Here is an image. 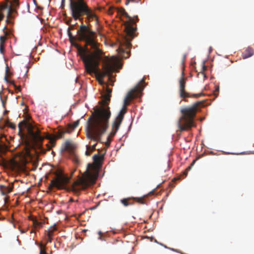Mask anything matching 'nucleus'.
<instances>
[{
  "mask_svg": "<svg viewBox=\"0 0 254 254\" xmlns=\"http://www.w3.org/2000/svg\"><path fill=\"white\" fill-rule=\"evenodd\" d=\"M78 34L79 40L85 41L87 45H90L94 50L92 52L86 54L84 50L77 45L81 52V59L84 63L86 72L90 75L94 73L100 85L106 84L103 80L105 76L108 77L109 81L113 82V73L116 70V62L113 58L106 57L103 60L102 70H100V62L102 60L104 53L99 48L100 44L96 40V33L91 31L88 26L81 25Z\"/></svg>",
  "mask_w": 254,
  "mask_h": 254,
  "instance_id": "obj_1",
  "label": "nucleus"
},
{
  "mask_svg": "<svg viewBox=\"0 0 254 254\" xmlns=\"http://www.w3.org/2000/svg\"><path fill=\"white\" fill-rule=\"evenodd\" d=\"M111 95L105 93L103 95L102 105L95 110L89 118L86 128V136L89 139L102 143V136L109 127V119L111 116L108 106Z\"/></svg>",
  "mask_w": 254,
  "mask_h": 254,
  "instance_id": "obj_2",
  "label": "nucleus"
},
{
  "mask_svg": "<svg viewBox=\"0 0 254 254\" xmlns=\"http://www.w3.org/2000/svg\"><path fill=\"white\" fill-rule=\"evenodd\" d=\"M111 95L105 93L103 95L102 105L95 110L89 118L86 128V136L89 139L102 143V136L109 127V119L111 116L108 106Z\"/></svg>",
  "mask_w": 254,
  "mask_h": 254,
  "instance_id": "obj_3",
  "label": "nucleus"
},
{
  "mask_svg": "<svg viewBox=\"0 0 254 254\" xmlns=\"http://www.w3.org/2000/svg\"><path fill=\"white\" fill-rule=\"evenodd\" d=\"M93 168L92 164H88L87 169L83 176L70 185H68L70 178L65 176L62 171L59 170L56 173L55 177L51 181L49 188L52 189L56 188L59 190H64L77 193L81 190L85 189L95 184L96 179L90 171Z\"/></svg>",
  "mask_w": 254,
  "mask_h": 254,
  "instance_id": "obj_4",
  "label": "nucleus"
},
{
  "mask_svg": "<svg viewBox=\"0 0 254 254\" xmlns=\"http://www.w3.org/2000/svg\"><path fill=\"white\" fill-rule=\"evenodd\" d=\"M69 8L72 17L75 20H83V16H86L85 22L89 23L95 19L96 24H99L98 18L95 12L88 6L85 0H69Z\"/></svg>",
  "mask_w": 254,
  "mask_h": 254,
  "instance_id": "obj_5",
  "label": "nucleus"
},
{
  "mask_svg": "<svg viewBox=\"0 0 254 254\" xmlns=\"http://www.w3.org/2000/svg\"><path fill=\"white\" fill-rule=\"evenodd\" d=\"M199 104L196 103L192 107L182 108L181 110L182 117L178 122L179 131L188 130L195 126L194 118L196 114V109Z\"/></svg>",
  "mask_w": 254,
  "mask_h": 254,
  "instance_id": "obj_6",
  "label": "nucleus"
},
{
  "mask_svg": "<svg viewBox=\"0 0 254 254\" xmlns=\"http://www.w3.org/2000/svg\"><path fill=\"white\" fill-rule=\"evenodd\" d=\"M187 77H185V73L184 70L182 72L181 76L178 79V93L180 98L185 101H187V98H198L200 97L202 94H190L187 92L186 88V84Z\"/></svg>",
  "mask_w": 254,
  "mask_h": 254,
  "instance_id": "obj_7",
  "label": "nucleus"
},
{
  "mask_svg": "<svg viewBox=\"0 0 254 254\" xmlns=\"http://www.w3.org/2000/svg\"><path fill=\"white\" fill-rule=\"evenodd\" d=\"M123 15L125 16L128 19V21L125 22V30L128 36L133 38L134 37V34L136 30V28L133 27L132 24H135L136 21H138V17L136 16L134 17H131L126 11L123 14Z\"/></svg>",
  "mask_w": 254,
  "mask_h": 254,
  "instance_id": "obj_8",
  "label": "nucleus"
},
{
  "mask_svg": "<svg viewBox=\"0 0 254 254\" xmlns=\"http://www.w3.org/2000/svg\"><path fill=\"white\" fill-rule=\"evenodd\" d=\"M123 15L125 16L128 19V21L125 22V30L128 36L133 38L134 37V34L136 30V28L133 27L132 24H135L136 21H138V17L136 16L134 17H131L126 11L123 14Z\"/></svg>",
  "mask_w": 254,
  "mask_h": 254,
  "instance_id": "obj_9",
  "label": "nucleus"
},
{
  "mask_svg": "<svg viewBox=\"0 0 254 254\" xmlns=\"http://www.w3.org/2000/svg\"><path fill=\"white\" fill-rule=\"evenodd\" d=\"M143 90V87L142 85L138 84L136 87L131 90L127 94L126 98L124 99V106L127 107V106L129 105L130 101L135 98L139 97L140 93Z\"/></svg>",
  "mask_w": 254,
  "mask_h": 254,
  "instance_id": "obj_10",
  "label": "nucleus"
},
{
  "mask_svg": "<svg viewBox=\"0 0 254 254\" xmlns=\"http://www.w3.org/2000/svg\"><path fill=\"white\" fill-rule=\"evenodd\" d=\"M127 108L123 107L120 111L118 116L116 118L112 125V131L111 135L115 136L120 128V125L123 120L124 115L126 113Z\"/></svg>",
  "mask_w": 254,
  "mask_h": 254,
  "instance_id": "obj_11",
  "label": "nucleus"
},
{
  "mask_svg": "<svg viewBox=\"0 0 254 254\" xmlns=\"http://www.w3.org/2000/svg\"><path fill=\"white\" fill-rule=\"evenodd\" d=\"M81 22V24L79 26V29L77 31V39L78 41H82L81 40H79V36H78V31H79V30L80 29V27L81 26V25H84V24H83V21L82 22L81 21H80ZM88 25H85V26H88L89 28L92 31L90 28V23L88 24V23H87ZM67 34H68V37H69V40L70 41V42H71V44L72 45H73L74 46H75L76 48H77V49H78V53H79V54L80 55V56H81V52L79 50V48L77 46V45H78L79 46H80L81 48H82L84 50V52L86 54H88L90 52H88V49H87V46H88L86 43H85V48H83V47H82L81 46H80L79 44H77V43H74V40H75L76 38L75 37H74V36L72 35V33L71 32V31H69V30H67ZM83 42V41H82ZM84 42L86 43L85 41H84Z\"/></svg>",
  "mask_w": 254,
  "mask_h": 254,
  "instance_id": "obj_12",
  "label": "nucleus"
},
{
  "mask_svg": "<svg viewBox=\"0 0 254 254\" xmlns=\"http://www.w3.org/2000/svg\"><path fill=\"white\" fill-rule=\"evenodd\" d=\"M66 132H68V131L67 130ZM65 132H66V131H59L56 137H53V136H51L50 135H48V136L47 137V138L50 140V142L51 143V145H48V144L47 145V150H50L52 148V147L55 146L56 145V139L62 138L64 136V135Z\"/></svg>",
  "mask_w": 254,
  "mask_h": 254,
  "instance_id": "obj_13",
  "label": "nucleus"
},
{
  "mask_svg": "<svg viewBox=\"0 0 254 254\" xmlns=\"http://www.w3.org/2000/svg\"><path fill=\"white\" fill-rule=\"evenodd\" d=\"M29 132L33 139L39 144H41L43 141L44 137L40 134V131L37 130L36 132H34L31 128L29 129Z\"/></svg>",
  "mask_w": 254,
  "mask_h": 254,
  "instance_id": "obj_14",
  "label": "nucleus"
},
{
  "mask_svg": "<svg viewBox=\"0 0 254 254\" xmlns=\"http://www.w3.org/2000/svg\"><path fill=\"white\" fill-rule=\"evenodd\" d=\"M13 189V183H10L8 186L0 185V191L3 195H6L12 191Z\"/></svg>",
  "mask_w": 254,
  "mask_h": 254,
  "instance_id": "obj_15",
  "label": "nucleus"
},
{
  "mask_svg": "<svg viewBox=\"0 0 254 254\" xmlns=\"http://www.w3.org/2000/svg\"><path fill=\"white\" fill-rule=\"evenodd\" d=\"M254 50L251 47H248L242 53V56L243 59H246L253 56Z\"/></svg>",
  "mask_w": 254,
  "mask_h": 254,
  "instance_id": "obj_16",
  "label": "nucleus"
},
{
  "mask_svg": "<svg viewBox=\"0 0 254 254\" xmlns=\"http://www.w3.org/2000/svg\"><path fill=\"white\" fill-rule=\"evenodd\" d=\"M19 6V0H12V7H9L8 9V16H10L11 13L16 11V8Z\"/></svg>",
  "mask_w": 254,
  "mask_h": 254,
  "instance_id": "obj_17",
  "label": "nucleus"
},
{
  "mask_svg": "<svg viewBox=\"0 0 254 254\" xmlns=\"http://www.w3.org/2000/svg\"><path fill=\"white\" fill-rule=\"evenodd\" d=\"M93 159L94 163L97 165H101L103 160V155H100L99 154L94 155L93 157Z\"/></svg>",
  "mask_w": 254,
  "mask_h": 254,
  "instance_id": "obj_18",
  "label": "nucleus"
},
{
  "mask_svg": "<svg viewBox=\"0 0 254 254\" xmlns=\"http://www.w3.org/2000/svg\"><path fill=\"white\" fill-rule=\"evenodd\" d=\"M57 228L56 226V225H54V226H51L48 230L47 231V237H53L54 234V233L55 231H57Z\"/></svg>",
  "mask_w": 254,
  "mask_h": 254,
  "instance_id": "obj_19",
  "label": "nucleus"
},
{
  "mask_svg": "<svg viewBox=\"0 0 254 254\" xmlns=\"http://www.w3.org/2000/svg\"><path fill=\"white\" fill-rule=\"evenodd\" d=\"M29 218L32 221L33 225L34 228H41L42 227V223L38 221L36 218H33L32 217H29Z\"/></svg>",
  "mask_w": 254,
  "mask_h": 254,
  "instance_id": "obj_20",
  "label": "nucleus"
},
{
  "mask_svg": "<svg viewBox=\"0 0 254 254\" xmlns=\"http://www.w3.org/2000/svg\"><path fill=\"white\" fill-rule=\"evenodd\" d=\"M36 244L39 246L40 248L39 254H48L46 251V244L44 245L42 243H38L36 242Z\"/></svg>",
  "mask_w": 254,
  "mask_h": 254,
  "instance_id": "obj_21",
  "label": "nucleus"
},
{
  "mask_svg": "<svg viewBox=\"0 0 254 254\" xmlns=\"http://www.w3.org/2000/svg\"><path fill=\"white\" fill-rule=\"evenodd\" d=\"M27 125V123L24 121H22L21 122H20L18 124V129H19V132L18 134L20 135H21L22 131H23V127H25Z\"/></svg>",
  "mask_w": 254,
  "mask_h": 254,
  "instance_id": "obj_22",
  "label": "nucleus"
},
{
  "mask_svg": "<svg viewBox=\"0 0 254 254\" xmlns=\"http://www.w3.org/2000/svg\"><path fill=\"white\" fill-rule=\"evenodd\" d=\"M79 124V120H77L73 122L72 124H69L68 125V127L71 130H73L75 128H76Z\"/></svg>",
  "mask_w": 254,
  "mask_h": 254,
  "instance_id": "obj_23",
  "label": "nucleus"
},
{
  "mask_svg": "<svg viewBox=\"0 0 254 254\" xmlns=\"http://www.w3.org/2000/svg\"><path fill=\"white\" fill-rule=\"evenodd\" d=\"M129 199V198H124L121 200V202L125 206H127L129 205H132L133 203H130L128 202V200Z\"/></svg>",
  "mask_w": 254,
  "mask_h": 254,
  "instance_id": "obj_24",
  "label": "nucleus"
},
{
  "mask_svg": "<svg viewBox=\"0 0 254 254\" xmlns=\"http://www.w3.org/2000/svg\"><path fill=\"white\" fill-rule=\"evenodd\" d=\"M72 143L69 141H66L65 142V146L64 148L66 150H70L72 149Z\"/></svg>",
  "mask_w": 254,
  "mask_h": 254,
  "instance_id": "obj_25",
  "label": "nucleus"
},
{
  "mask_svg": "<svg viewBox=\"0 0 254 254\" xmlns=\"http://www.w3.org/2000/svg\"><path fill=\"white\" fill-rule=\"evenodd\" d=\"M111 132L110 133V134L108 136L107 138V141L105 142V145L108 147L110 145V142L112 140V138L114 136H112L111 135Z\"/></svg>",
  "mask_w": 254,
  "mask_h": 254,
  "instance_id": "obj_26",
  "label": "nucleus"
},
{
  "mask_svg": "<svg viewBox=\"0 0 254 254\" xmlns=\"http://www.w3.org/2000/svg\"><path fill=\"white\" fill-rule=\"evenodd\" d=\"M195 160H194L191 163V165L189 166L185 170V171L184 172V173H183V176H184V177H185L187 175V174H188V172L190 170L192 167V166L194 165V164L195 163Z\"/></svg>",
  "mask_w": 254,
  "mask_h": 254,
  "instance_id": "obj_27",
  "label": "nucleus"
},
{
  "mask_svg": "<svg viewBox=\"0 0 254 254\" xmlns=\"http://www.w3.org/2000/svg\"><path fill=\"white\" fill-rule=\"evenodd\" d=\"M5 125L12 129H15L16 127L14 124L11 123L9 120H7L5 122Z\"/></svg>",
  "mask_w": 254,
  "mask_h": 254,
  "instance_id": "obj_28",
  "label": "nucleus"
},
{
  "mask_svg": "<svg viewBox=\"0 0 254 254\" xmlns=\"http://www.w3.org/2000/svg\"><path fill=\"white\" fill-rule=\"evenodd\" d=\"M134 199L136 200L137 202L141 203V204H146L145 201H144V198L142 197H136L134 198Z\"/></svg>",
  "mask_w": 254,
  "mask_h": 254,
  "instance_id": "obj_29",
  "label": "nucleus"
},
{
  "mask_svg": "<svg viewBox=\"0 0 254 254\" xmlns=\"http://www.w3.org/2000/svg\"><path fill=\"white\" fill-rule=\"evenodd\" d=\"M92 152V151H91V146L87 145H86V151L85 152V155L86 156H89Z\"/></svg>",
  "mask_w": 254,
  "mask_h": 254,
  "instance_id": "obj_30",
  "label": "nucleus"
},
{
  "mask_svg": "<svg viewBox=\"0 0 254 254\" xmlns=\"http://www.w3.org/2000/svg\"><path fill=\"white\" fill-rule=\"evenodd\" d=\"M3 37H0V51L1 53H3V51L4 50V47L3 45Z\"/></svg>",
  "mask_w": 254,
  "mask_h": 254,
  "instance_id": "obj_31",
  "label": "nucleus"
},
{
  "mask_svg": "<svg viewBox=\"0 0 254 254\" xmlns=\"http://www.w3.org/2000/svg\"><path fill=\"white\" fill-rule=\"evenodd\" d=\"M117 11L118 13L122 15H123V14H124L126 11L125 9L124 8H118Z\"/></svg>",
  "mask_w": 254,
  "mask_h": 254,
  "instance_id": "obj_32",
  "label": "nucleus"
},
{
  "mask_svg": "<svg viewBox=\"0 0 254 254\" xmlns=\"http://www.w3.org/2000/svg\"><path fill=\"white\" fill-rule=\"evenodd\" d=\"M112 90L109 88H107L106 90V93L111 95Z\"/></svg>",
  "mask_w": 254,
  "mask_h": 254,
  "instance_id": "obj_33",
  "label": "nucleus"
},
{
  "mask_svg": "<svg viewBox=\"0 0 254 254\" xmlns=\"http://www.w3.org/2000/svg\"><path fill=\"white\" fill-rule=\"evenodd\" d=\"M65 0H62L61 7L62 9H63L65 6Z\"/></svg>",
  "mask_w": 254,
  "mask_h": 254,
  "instance_id": "obj_34",
  "label": "nucleus"
},
{
  "mask_svg": "<svg viewBox=\"0 0 254 254\" xmlns=\"http://www.w3.org/2000/svg\"><path fill=\"white\" fill-rule=\"evenodd\" d=\"M74 25H70L68 28V30H69V31H71V30H72L74 29Z\"/></svg>",
  "mask_w": 254,
  "mask_h": 254,
  "instance_id": "obj_35",
  "label": "nucleus"
},
{
  "mask_svg": "<svg viewBox=\"0 0 254 254\" xmlns=\"http://www.w3.org/2000/svg\"><path fill=\"white\" fill-rule=\"evenodd\" d=\"M97 144L95 143L94 145H93L92 146H91V151H93L96 149V146Z\"/></svg>",
  "mask_w": 254,
  "mask_h": 254,
  "instance_id": "obj_36",
  "label": "nucleus"
},
{
  "mask_svg": "<svg viewBox=\"0 0 254 254\" xmlns=\"http://www.w3.org/2000/svg\"><path fill=\"white\" fill-rule=\"evenodd\" d=\"M13 85L14 86L15 88L17 90H18V91H20V86H16L14 83H13Z\"/></svg>",
  "mask_w": 254,
  "mask_h": 254,
  "instance_id": "obj_37",
  "label": "nucleus"
},
{
  "mask_svg": "<svg viewBox=\"0 0 254 254\" xmlns=\"http://www.w3.org/2000/svg\"><path fill=\"white\" fill-rule=\"evenodd\" d=\"M52 239H53L52 237H48L47 240V242L51 243L52 242Z\"/></svg>",
  "mask_w": 254,
  "mask_h": 254,
  "instance_id": "obj_38",
  "label": "nucleus"
},
{
  "mask_svg": "<svg viewBox=\"0 0 254 254\" xmlns=\"http://www.w3.org/2000/svg\"><path fill=\"white\" fill-rule=\"evenodd\" d=\"M129 1H133V2H138V0H127L126 4H128Z\"/></svg>",
  "mask_w": 254,
  "mask_h": 254,
  "instance_id": "obj_39",
  "label": "nucleus"
},
{
  "mask_svg": "<svg viewBox=\"0 0 254 254\" xmlns=\"http://www.w3.org/2000/svg\"><path fill=\"white\" fill-rule=\"evenodd\" d=\"M0 99H1V102L2 103V106H3V108H5V102L4 101V100H3V99L2 98V97L1 96H0Z\"/></svg>",
  "mask_w": 254,
  "mask_h": 254,
  "instance_id": "obj_40",
  "label": "nucleus"
},
{
  "mask_svg": "<svg viewBox=\"0 0 254 254\" xmlns=\"http://www.w3.org/2000/svg\"><path fill=\"white\" fill-rule=\"evenodd\" d=\"M181 180V176H177V177L176 176V179H175L176 181L177 180Z\"/></svg>",
  "mask_w": 254,
  "mask_h": 254,
  "instance_id": "obj_41",
  "label": "nucleus"
},
{
  "mask_svg": "<svg viewBox=\"0 0 254 254\" xmlns=\"http://www.w3.org/2000/svg\"><path fill=\"white\" fill-rule=\"evenodd\" d=\"M98 233H99V235H100V239H101V237L102 233H101V231H99L98 232Z\"/></svg>",
  "mask_w": 254,
  "mask_h": 254,
  "instance_id": "obj_42",
  "label": "nucleus"
},
{
  "mask_svg": "<svg viewBox=\"0 0 254 254\" xmlns=\"http://www.w3.org/2000/svg\"><path fill=\"white\" fill-rule=\"evenodd\" d=\"M8 112L7 111L5 110L4 112V115H5L6 114H7V113Z\"/></svg>",
  "mask_w": 254,
  "mask_h": 254,
  "instance_id": "obj_43",
  "label": "nucleus"
},
{
  "mask_svg": "<svg viewBox=\"0 0 254 254\" xmlns=\"http://www.w3.org/2000/svg\"><path fill=\"white\" fill-rule=\"evenodd\" d=\"M5 79L6 81H7V77L6 75H5Z\"/></svg>",
  "mask_w": 254,
  "mask_h": 254,
  "instance_id": "obj_44",
  "label": "nucleus"
},
{
  "mask_svg": "<svg viewBox=\"0 0 254 254\" xmlns=\"http://www.w3.org/2000/svg\"><path fill=\"white\" fill-rule=\"evenodd\" d=\"M206 68V67L203 65V69L204 70V69H205Z\"/></svg>",
  "mask_w": 254,
  "mask_h": 254,
  "instance_id": "obj_45",
  "label": "nucleus"
},
{
  "mask_svg": "<svg viewBox=\"0 0 254 254\" xmlns=\"http://www.w3.org/2000/svg\"><path fill=\"white\" fill-rule=\"evenodd\" d=\"M172 181L173 182H175V178H173Z\"/></svg>",
  "mask_w": 254,
  "mask_h": 254,
  "instance_id": "obj_46",
  "label": "nucleus"
},
{
  "mask_svg": "<svg viewBox=\"0 0 254 254\" xmlns=\"http://www.w3.org/2000/svg\"><path fill=\"white\" fill-rule=\"evenodd\" d=\"M5 137V135H1V136H0V138H2V137Z\"/></svg>",
  "mask_w": 254,
  "mask_h": 254,
  "instance_id": "obj_47",
  "label": "nucleus"
},
{
  "mask_svg": "<svg viewBox=\"0 0 254 254\" xmlns=\"http://www.w3.org/2000/svg\"><path fill=\"white\" fill-rule=\"evenodd\" d=\"M172 251H175V249H173V248H171L170 249Z\"/></svg>",
  "mask_w": 254,
  "mask_h": 254,
  "instance_id": "obj_48",
  "label": "nucleus"
},
{
  "mask_svg": "<svg viewBox=\"0 0 254 254\" xmlns=\"http://www.w3.org/2000/svg\"><path fill=\"white\" fill-rule=\"evenodd\" d=\"M97 31H98V34H100V32H99V29H98V28H97Z\"/></svg>",
  "mask_w": 254,
  "mask_h": 254,
  "instance_id": "obj_49",
  "label": "nucleus"
},
{
  "mask_svg": "<svg viewBox=\"0 0 254 254\" xmlns=\"http://www.w3.org/2000/svg\"><path fill=\"white\" fill-rule=\"evenodd\" d=\"M111 85L113 86V85H114V84H113V83H112V84H111Z\"/></svg>",
  "mask_w": 254,
  "mask_h": 254,
  "instance_id": "obj_50",
  "label": "nucleus"
},
{
  "mask_svg": "<svg viewBox=\"0 0 254 254\" xmlns=\"http://www.w3.org/2000/svg\"><path fill=\"white\" fill-rule=\"evenodd\" d=\"M1 237V234H0V238Z\"/></svg>",
  "mask_w": 254,
  "mask_h": 254,
  "instance_id": "obj_51",
  "label": "nucleus"
}]
</instances>
